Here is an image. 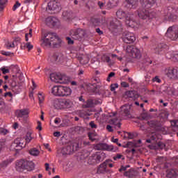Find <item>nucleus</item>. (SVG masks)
Returning <instances> with one entry per match:
<instances>
[{"instance_id": "nucleus-1", "label": "nucleus", "mask_w": 178, "mask_h": 178, "mask_svg": "<svg viewBox=\"0 0 178 178\" xmlns=\"http://www.w3.org/2000/svg\"><path fill=\"white\" fill-rule=\"evenodd\" d=\"M141 7L137 10L139 19L142 20H151L156 17V12H149L147 9L152 8L155 0H140Z\"/></svg>"}, {"instance_id": "nucleus-2", "label": "nucleus", "mask_w": 178, "mask_h": 178, "mask_svg": "<svg viewBox=\"0 0 178 178\" xmlns=\"http://www.w3.org/2000/svg\"><path fill=\"white\" fill-rule=\"evenodd\" d=\"M60 42H62V40L56 33L47 32L42 38L41 46L43 47V48H49L50 47L58 48V47L60 45Z\"/></svg>"}, {"instance_id": "nucleus-3", "label": "nucleus", "mask_w": 178, "mask_h": 178, "mask_svg": "<svg viewBox=\"0 0 178 178\" xmlns=\"http://www.w3.org/2000/svg\"><path fill=\"white\" fill-rule=\"evenodd\" d=\"M31 140H33L31 132H28L25 136V143L24 139L22 138H17L14 140V143L11 145V147L12 148H14L15 151H20V149H23V148L26 147V144L31 143Z\"/></svg>"}, {"instance_id": "nucleus-4", "label": "nucleus", "mask_w": 178, "mask_h": 178, "mask_svg": "<svg viewBox=\"0 0 178 178\" xmlns=\"http://www.w3.org/2000/svg\"><path fill=\"white\" fill-rule=\"evenodd\" d=\"M78 149L79 143L74 142L67 147L59 149L57 152L58 154H62V155H70L72 152H74V151H77Z\"/></svg>"}, {"instance_id": "nucleus-5", "label": "nucleus", "mask_w": 178, "mask_h": 178, "mask_svg": "<svg viewBox=\"0 0 178 178\" xmlns=\"http://www.w3.org/2000/svg\"><path fill=\"white\" fill-rule=\"evenodd\" d=\"M105 158V153L102 152H96L89 156L88 160V163L89 165H97V163H99L104 161Z\"/></svg>"}, {"instance_id": "nucleus-6", "label": "nucleus", "mask_w": 178, "mask_h": 178, "mask_svg": "<svg viewBox=\"0 0 178 178\" xmlns=\"http://www.w3.org/2000/svg\"><path fill=\"white\" fill-rule=\"evenodd\" d=\"M165 37L172 41H176L178 39V25L169 26L165 33Z\"/></svg>"}, {"instance_id": "nucleus-7", "label": "nucleus", "mask_w": 178, "mask_h": 178, "mask_svg": "<svg viewBox=\"0 0 178 178\" xmlns=\"http://www.w3.org/2000/svg\"><path fill=\"white\" fill-rule=\"evenodd\" d=\"M177 10L173 8L172 7H168L164 10V16L167 20L174 22V20H177Z\"/></svg>"}, {"instance_id": "nucleus-8", "label": "nucleus", "mask_w": 178, "mask_h": 178, "mask_svg": "<svg viewBox=\"0 0 178 178\" xmlns=\"http://www.w3.org/2000/svg\"><path fill=\"white\" fill-rule=\"evenodd\" d=\"M50 79L54 83H59L60 84H66L69 81V78L65 75H62L60 74H51Z\"/></svg>"}, {"instance_id": "nucleus-9", "label": "nucleus", "mask_w": 178, "mask_h": 178, "mask_svg": "<svg viewBox=\"0 0 178 178\" xmlns=\"http://www.w3.org/2000/svg\"><path fill=\"white\" fill-rule=\"evenodd\" d=\"M126 51L131 58H135L136 59H140V58H141V51H140L138 48L133 45H128Z\"/></svg>"}, {"instance_id": "nucleus-10", "label": "nucleus", "mask_w": 178, "mask_h": 178, "mask_svg": "<svg viewBox=\"0 0 178 178\" xmlns=\"http://www.w3.org/2000/svg\"><path fill=\"white\" fill-rule=\"evenodd\" d=\"M165 76L170 80H177L178 79V67H168L165 70Z\"/></svg>"}, {"instance_id": "nucleus-11", "label": "nucleus", "mask_w": 178, "mask_h": 178, "mask_svg": "<svg viewBox=\"0 0 178 178\" xmlns=\"http://www.w3.org/2000/svg\"><path fill=\"white\" fill-rule=\"evenodd\" d=\"M94 149L97 151L104 150L112 151L113 152H115L118 149V147H115L113 145H108L106 143H98L94 146Z\"/></svg>"}, {"instance_id": "nucleus-12", "label": "nucleus", "mask_w": 178, "mask_h": 178, "mask_svg": "<svg viewBox=\"0 0 178 178\" xmlns=\"http://www.w3.org/2000/svg\"><path fill=\"white\" fill-rule=\"evenodd\" d=\"M70 35L74 40H82L86 35V31L81 29H72L70 31Z\"/></svg>"}, {"instance_id": "nucleus-13", "label": "nucleus", "mask_w": 178, "mask_h": 178, "mask_svg": "<svg viewBox=\"0 0 178 178\" xmlns=\"http://www.w3.org/2000/svg\"><path fill=\"white\" fill-rule=\"evenodd\" d=\"M122 40L126 44H133L136 41V35L131 32H124Z\"/></svg>"}, {"instance_id": "nucleus-14", "label": "nucleus", "mask_w": 178, "mask_h": 178, "mask_svg": "<svg viewBox=\"0 0 178 178\" xmlns=\"http://www.w3.org/2000/svg\"><path fill=\"white\" fill-rule=\"evenodd\" d=\"M45 22L49 27H58L60 24L59 19L55 17H48Z\"/></svg>"}, {"instance_id": "nucleus-15", "label": "nucleus", "mask_w": 178, "mask_h": 178, "mask_svg": "<svg viewBox=\"0 0 178 178\" xmlns=\"http://www.w3.org/2000/svg\"><path fill=\"white\" fill-rule=\"evenodd\" d=\"M47 9H49V10L59 12L62 9V7L60 6V3L56 1H51L48 3Z\"/></svg>"}, {"instance_id": "nucleus-16", "label": "nucleus", "mask_w": 178, "mask_h": 178, "mask_svg": "<svg viewBox=\"0 0 178 178\" xmlns=\"http://www.w3.org/2000/svg\"><path fill=\"white\" fill-rule=\"evenodd\" d=\"M102 104L101 100L96 99H88L85 104H83V108H94L95 105H100Z\"/></svg>"}, {"instance_id": "nucleus-17", "label": "nucleus", "mask_w": 178, "mask_h": 178, "mask_svg": "<svg viewBox=\"0 0 178 178\" xmlns=\"http://www.w3.org/2000/svg\"><path fill=\"white\" fill-rule=\"evenodd\" d=\"M106 161H104L101 163L97 168V173H98V175H105V173H108L109 169H108Z\"/></svg>"}, {"instance_id": "nucleus-18", "label": "nucleus", "mask_w": 178, "mask_h": 178, "mask_svg": "<svg viewBox=\"0 0 178 178\" xmlns=\"http://www.w3.org/2000/svg\"><path fill=\"white\" fill-rule=\"evenodd\" d=\"M124 97H127V98H131V99L136 101V99L140 97V95L135 90H128L124 92Z\"/></svg>"}, {"instance_id": "nucleus-19", "label": "nucleus", "mask_w": 178, "mask_h": 178, "mask_svg": "<svg viewBox=\"0 0 178 178\" xmlns=\"http://www.w3.org/2000/svg\"><path fill=\"white\" fill-rule=\"evenodd\" d=\"M125 3L127 9H136L138 6V0H126Z\"/></svg>"}, {"instance_id": "nucleus-20", "label": "nucleus", "mask_w": 178, "mask_h": 178, "mask_svg": "<svg viewBox=\"0 0 178 178\" xmlns=\"http://www.w3.org/2000/svg\"><path fill=\"white\" fill-rule=\"evenodd\" d=\"M29 113L30 111L29 108H24L16 111V115L17 118H27Z\"/></svg>"}, {"instance_id": "nucleus-21", "label": "nucleus", "mask_w": 178, "mask_h": 178, "mask_svg": "<svg viewBox=\"0 0 178 178\" xmlns=\"http://www.w3.org/2000/svg\"><path fill=\"white\" fill-rule=\"evenodd\" d=\"M51 92L56 97H62V86H56L52 88Z\"/></svg>"}, {"instance_id": "nucleus-22", "label": "nucleus", "mask_w": 178, "mask_h": 178, "mask_svg": "<svg viewBox=\"0 0 178 178\" xmlns=\"http://www.w3.org/2000/svg\"><path fill=\"white\" fill-rule=\"evenodd\" d=\"M138 172H137V171L134 170V169H133V168H131L129 170L124 172V176H125V177H128V178L136 177V176H138Z\"/></svg>"}, {"instance_id": "nucleus-23", "label": "nucleus", "mask_w": 178, "mask_h": 178, "mask_svg": "<svg viewBox=\"0 0 178 178\" xmlns=\"http://www.w3.org/2000/svg\"><path fill=\"white\" fill-rule=\"evenodd\" d=\"M25 165H26V161L24 160H19L16 162V170L17 172H23L25 168Z\"/></svg>"}, {"instance_id": "nucleus-24", "label": "nucleus", "mask_w": 178, "mask_h": 178, "mask_svg": "<svg viewBox=\"0 0 178 178\" xmlns=\"http://www.w3.org/2000/svg\"><path fill=\"white\" fill-rule=\"evenodd\" d=\"M177 176V171L175 169H168L165 171V177L168 178H176Z\"/></svg>"}, {"instance_id": "nucleus-25", "label": "nucleus", "mask_w": 178, "mask_h": 178, "mask_svg": "<svg viewBox=\"0 0 178 178\" xmlns=\"http://www.w3.org/2000/svg\"><path fill=\"white\" fill-rule=\"evenodd\" d=\"M165 57L167 59H172L174 62H178V53L169 51L166 53Z\"/></svg>"}, {"instance_id": "nucleus-26", "label": "nucleus", "mask_w": 178, "mask_h": 178, "mask_svg": "<svg viewBox=\"0 0 178 178\" xmlns=\"http://www.w3.org/2000/svg\"><path fill=\"white\" fill-rule=\"evenodd\" d=\"M122 112H123L124 116L130 117V111L131 109V105L130 104H125L121 107Z\"/></svg>"}, {"instance_id": "nucleus-27", "label": "nucleus", "mask_w": 178, "mask_h": 178, "mask_svg": "<svg viewBox=\"0 0 178 178\" xmlns=\"http://www.w3.org/2000/svg\"><path fill=\"white\" fill-rule=\"evenodd\" d=\"M92 22L94 26H99V24H108V21L105 17H102V20L98 18H94L92 19Z\"/></svg>"}, {"instance_id": "nucleus-28", "label": "nucleus", "mask_w": 178, "mask_h": 178, "mask_svg": "<svg viewBox=\"0 0 178 178\" xmlns=\"http://www.w3.org/2000/svg\"><path fill=\"white\" fill-rule=\"evenodd\" d=\"M109 124L114 126L115 129H120V126H122V124L120 123V120H119L118 118H113L109 120Z\"/></svg>"}, {"instance_id": "nucleus-29", "label": "nucleus", "mask_w": 178, "mask_h": 178, "mask_svg": "<svg viewBox=\"0 0 178 178\" xmlns=\"http://www.w3.org/2000/svg\"><path fill=\"white\" fill-rule=\"evenodd\" d=\"M54 106L56 109H63V99H55L54 100Z\"/></svg>"}, {"instance_id": "nucleus-30", "label": "nucleus", "mask_w": 178, "mask_h": 178, "mask_svg": "<svg viewBox=\"0 0 178 178\" xmlns=\"http://www.w3.org/2000/svg\"><path fill=\"white\" fill-rule=\"evenodd\" d=\"M72 94V89L67 86H62V97H68Z\"/></svg>"}, {"instance_id": "nucleus-31", "label": "nucleus", "mask_w": 178, "mask_h": 178, "mask_svg": "<svg viewBox=\"0 0 178 178\" xmlns=\"http://www.w3.org/2000/svg\"><path fill=\"white\" fill-rule=\"evenodd\" d=\"M108 28L111 31L118 29V21L116 19H111L108 24Z\"/></svg>"}, {"instance_id": "nucleus-32", "label": "nucleus", "mask_w": 178, "mask_h": 178, "mask_svg": "<svg viewBox=\"0 0 178 178\" xmlns=\"http://www.w3.org/2000/svg\"><path fill=\"white\" fill-rule=\"evenodd\" d=\"M73 102L69 99H63V108H72Z\"/></svg>"}, {"instance_id": "nucleus-33", "label": "nucleus", "mask_w": 178, "mask_h": 178, "mask_svg": "<svg viewBox=\"0 0 178 178\" xmlns=\"http://www.w3.org/2000/svg\"><path fill=\"white\" fill-rule=\"evenodd\" d=\"M34 169V163L32 161H25V168L24 170H28L29 172H31V170H33Z\"/></svg>"}, {"instance_id": "nucleus-34", "label": "nucleus", "mask_w": 178, "mask_h": 178, "mask_svg": "<svg viewBox=\"0 0 178 178\" xmlns=\"http://www.w3.org/2000/svg\"><path fill=\"white\" fill-rule=\"evenodd\" d=\"M125 23L127 26H129V27H136V24H137L136 21H134V19H131L130 17H126Z\"/></svg>"}, {"instance_id": "nucleus-35", "label": "nucleus", "mask_w": 178, "mask_h": 178, "mask_svg": "<svg viewBox=\"0 0 178 178\" xmlns=\"http://www.w3.org/2000/svg\"><path fill=\"white\" fill-rule=\"evenodd\" d=\"M73 13L71 11H63V18L64 20H70L72 16Z\"/></svg>"}, {"instance_id": "nucleus-36", "label": "nucleus", "mask_w": 178, "mask_h": 178, "mask_svg": "<svg viewBox=\"0 0 178 178\" xmlns=\"http://www.w3.org/2000/svg\"><path fill=\"white\" fill-rule=\"evenodd\" d=\"M165 49H168V45L165 44H160L158 45V47L156 48V52H162V51H165Z\"/></svg>"}, {"instance_id": "nucleus-37", "label": "nucleus", "mask_w": 178, "mask_h": 178, "mask_svg": "<svg viewBox=\"0 0 178 178\" xmlns=\"http://www.w3.org/2000/svg\"><path fill=\"white\" fill-rule=\"evenodd\" d=\"M116 16L118 19H124L126 17V12L120 9L116 12Z\"/></svg>"}, {"instance_id": "nucleus-38", "label": "nucleus", "mask_w": 178, "mask_h": 178, "mask_svg": "<svg viewBox=\"0 0 178 178\" xmlns=\"http://www.w3.org/2000/svg\"><path fill=\"white\" fill-rule=\"evenodd\" d=\"M79 62L81 65H87L90 62V58L87 56H83L82 57H79Z\"/></svg>"}, {"instance_id": "nucleus-39", "label": "nucleus", "mask_w": 178, "mask_h": 178, "mask_svg": "<svg viewBox=\"0 0 178 178\" xmlns=\"http://www.w3.org/2000/svg\"><path fill=\"white\" fill-rule=\"evenodd\" d=\"M30 155L33 156H38L40 155V150L35 147L32 148L29 150Z\"/></svg>"}, {"instance_id": "nucleus-40", "label": "nucleus", "mask_w": 178, "mask_h": 178, "mask_svg": "<svg viewBox=\"0 0 178 178\" xmlns=\"http://www.w3.org/2000/svg\"><path fill=\"white\" fill-rule=\"evenodd\" d=\"M13 161V159H7L6 161H3L1 163L2 168H6V166H8V165L10 163H12Z\"/></svg>"}, {"instance_id": "nucleus-41", "label": "nucleus", "mask_w": 178, "mask_h": 178, "mask_svg": "<svg viewBox=\"0 0 178 178\" xmlns=\"http://www.w3.org/2000/svg\"><path fill=\"white\" fill-rule=\"evenodd\" d=\"M6 134H9V130L3 127H0V135L6 136Z\"/></svg>"}, {"instance_id": "nucleus-42", "label": "nucleus", "mask_w": 178, "mask_h": 178, "mask_svg": "<svg viewBox=\"0 0 178 178\" xmlns=\"http://www.w3.org/2000/svg\"><path fill=\"white\" fill-rule=\"evenodd\" d=\"M147 123L149 126L150 127H153V129H156V127H158V122L156 121L152 120L148 122Z\"/></svg>"}, {"instance_id": "nucleus-43", "label": "nucleus", "mask_w": 178, "mask_h": 178, "mask_svg": "<svg viewBox=\"0 0 178 178\" xmlns=\"http://www.w3.org/2000/svg\"><path fill=\"white\" fill-rule=\"evenodd\" d=\"M50 60L52 63H55V62H58V55L54 54L50 57Z\"/></svg>"}, {"instance_id": "nucleus-44", "label": "nucleus", "mask_w": 178, "mask_h": 178, "mask_svg": "<svg viewBox=\"0 0 178 178\" xmlns=\"http://www.w3.org/2000/svg\"><path fill=\"white\" fill-rule=\"evenodd\" d=\"M160 137H161V135H159L158 134L153 133V134H152V135L150 136V139L154 141L156 139H159Z\"/></svg>"}, {"instance_id": "nucleus-45", "label": "nucleus", "mask_w": 178, "mask_h": 178, "mask_svg": "<svg viewBox=\"0 0 178 178\" xmlns=\"http://www.w3.org/2000/svg\"><path fill=\"white\" fill-rule=\"evenodd\" d=\"M96 136H97V134H95V133H88V137L91 141H95Z\"/></svg>"}, {"instance_id": "nucleus-46", "label": "nucleus", "mask_w": 178, "mask_h": 178, "mask_svg": "<svg viewBox=\"0 0 178 178\" xmlns=\"http://www.w3.org/2000/svg\"><path fill=\"white\" fill-rule=\"evenodd\" d=\"M118 3H119V0H108V3L111 6H116V5H118Z\"/></svg>"}, {"instance_id": "nucleus-47", "label": "nucleus", "mask_w": 178, "mask_h": 178, "mask_svg": "<svg viewBox=\"0 0 178 178\" xmlns=\"http://www.w3.org/2000/svg\"><path fill=\"white\" fill-rule=\"evenodd\" d=\"M29 37H33V29H29V33L25 34L26 41H29Z\"/></svg>"}, {"instance_id": "nucleus-48", "label": "nucleus", "mask_w": 178, "mask_h": 178, "mask_svg": "<svg viewBox=\"0 0 178 178\" xmlns=\"http://www.w3.org/2000/svg\"><path fill=\"white\" fill-rule=\"evenodd\" d=\"M171 124L173 127V129H177L178 130V121L177 120H172Z\"/></svg>"}, {"instance_id": "nucleus-49", "label": "nucleus", "mask_w": 178, "mask_h": 178, "mask_svg": "<svg viewBox=\"0 0 178 178\" xmlns=\"http://www.w3.org/2000/svg\"><path fill=\"white\" fill-rule=\"evenodd\" d=\"M119 88V84L118 83H113L111 85V91H115L116 88Z\"/></svg>"}, {"instance_id": "nucleus-50", "label": "nucleus", "mask_w": 178, "mask_h": 178, "mask_svg": "<svg viewBox=\"0 0 178 178\" xmlns=\"http://www.w3.org/2000/svg\"><path fill=\"white\" fill-rule=\"evenodd\" d=\"M6 2H8L7 0H0V9L1 10H3V6H5Z\"/></svg>"}, {"instance_id": "nucleus-51", "label": "nucleus", "mask_w": 178, "mask_h": 178, "mask_svg": "<svg viewBox=\"0 0 178 178\" xmlns=\"http://www.w3.org/2000/svg\"><path fill=\"white\" fill-rule=\"evenodd\" d=\"M80 116L81 118H86V116H90V113L85 111H81Z\"/></svg>"}, {"instance_id": "nucleus-52", "label": "nucleus", "mask_w": 178, "mask_h": 178, "mask_svg": "<svg viewBox=\"0 0 178 178\" xmlns=\"http://www.w3.org/2000/svg\"><path fill=\"white\" fill-rule=\"evenodd\" d=\"M38 97L39 99V104H42V102H43L44 99V95H42V94L41 93H39Z\"/></svg>"}, {"instance_id": "nucleus-53", "label": "nucleus", "mask_w": 178, "mask_h": 178, "mask_svg": "<svg viewBox=\"0 0 178 178\" xmlns=\"http://www.w3.org/2000/svg\"><path fill=\"white\" fill-rule=\"evenodd\" d=\"M6 47L8 49H10V48H15V43L12 42L10 43V42L6 43Z\"/></svg>"}, {"instance_id": "nucleus-54", "label": "nucleus", "mask_w": 178, "mask_h": 178, "mask_svg": "<svg viewBox=\"0 0 178 178\" xmlns=\"http://www.w3.org/2000/svg\"><path fill=\"white\" fill-rule=\"evenodd\" d=\"M157 146L159 147V148H160V149H163V148H165V145L162 142H159L157 143Z\"/></svg>"}, {"instance_id": "nucleus-55", "label": "nucleus", "mask_w": 178, "mask_h": 178, "mask_svg": "<svg viewBox=\"0 0 178 178\" xmlns=\"http://www.w3.org/2000/svg\"><path fill=\"white\" fill-rule=\"evenodd\" d=\"M24 47L27 48L28 51L33 49V45L30 42H27Z\"/></svg>"}, {"instance_id": "nucleus-56", "label": "nucleus", "mask_w": 178, "mask_h": 178, "mask_svg": "<svg viewBox=\"0 0 178 178\" xmlns=\"http://www.w3.org/2000/svg\"><path fill=\"white\" fill-rule=\"evenodd\" d=\"M20 3H19V1H16V3H15V5L13 7V10L15 12V10H16V9H17V8H19L20 6Z\"/></svg>"}, {"instance_id": "nucleus-57", "label": "nucleus", "mask_w": 178, "mask_h": 178, "mask_svg": "<svg viewBox=\"0 0 178 178\" xmlns=\"http://www.w3.org/2000/svg\"><path fill=\"white\" fill-rule=\"evenodd\" d=\"M122 158H123V155L118 154L113 159L114 161H118V159H122Z\"/></svg>"}, {"instance_id": "nucleus-58", "label": "nucleus", "mask_w": 178, "mask_h": 178, "mask_svg": "<svg viewBox=\"0 0 178 178\" xmlns=\"http://www.w3.org/2000/svg\"><path fill=\"white\" fill-rule=\"evenodd\" d=\"M121 86L123 87L124 88H127L130 87V85L127 82L122 81L121 82Z\"/></svg>"}, {"instance_id": "nucleus-59", "label": "nucleus", "mask_w": 178, "mask_h": 178, "mask_svg": "<svg viewBox=\"0 0 178 178\" xmlns=\"http://www.w3.org/2000/svg\"><path fill=\"white\" fill-rule=\"evenodd\" d=\"M152 81L154 83H162V80L159 79L158 76H155L154 78L152 79Z\"/></svg>"}, {"instance_id": "nucleus-60", "label": "nucleus", "mask_w": 178, "mask_h": 178, "mask_svg": "<svg viewBox=\"0 0 178 178\" xmlns=\"http://www.w3.org/2000/svg\"><path fill=\"white\" fill-rule=\"evenodd\" d=\"M89 126H90L91 129H97V127H98V126L95 124V122H94V121H91L89 123Z\"/></svg>"}, {"instance_id": "nucleus-61", "label": "nucleus", "mask_w": 178, "mask_h": 178, "mask_svg": "<svg viewBox=\"0 0 178 178\" xmlns=\"http://www.w3.org/2000/svg\"><path fill=\"white\" fill-rule=\"evenodd\" d=\"M63 60H65V56L63 54H58V62H63Z\"/></svg>"}, {"instance_id": "nucleus-62", "label": "nucleus", "mask_w": 178, "mask_h": 178, "mask_svg": "<svg viewBox=\"0 0 178 178\" xmlns=\"http://www.w3.org/2000/svg\"><path fill=\"white\" fill-rule=\"evenodd\" d=\"M0 70H1V72H3V74H6L9 73V69H6L5 67H1Z\"/></svg>"}, {"instance_id": "nucleus-63", "label": "nucleus", "mask_w": 178, "mask_h": 178, "mask_svg": "<svg viewBox=\"0 0 178 178\" xmlns=\"http://www.w3.org/2000/svg\"><path fill=\"white\" fill-rule=\"evenodd\" d=\"M97 5L100 8V9H104V7L105 6V3L102 1H98Z\"/></svg>"}, {"instance_id": "nucleus-64", "label": "nucleus", "mask_w": 178, "mask_h": 178, "mask_svg": "<svg viewBox=\"0 0 178 178\" xmlns=\"http://www.w3.org/2000/svg\"><path fill=\"white\" fill-rule=\"evenodd\" d=\"M106 130L109 131V133H112L113 131V128L110 124H108L106 127Z\"/></svg>"}]
</instances>
